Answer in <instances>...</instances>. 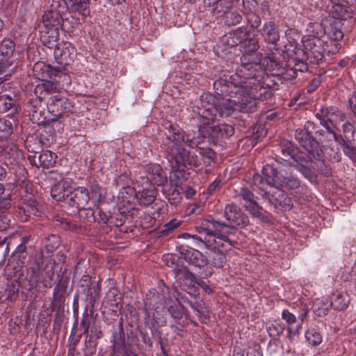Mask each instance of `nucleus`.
<instances>
[{"label": "nucleus", "mask_w": 356, "mask_h": 356, "mask_svg": "<svg viewBox=\"0 0 356 356\" xmlns=\"http://www.w3.org/2000/svg\"><path fill=\"white\" fill-rule=\"evenodd\" d=\"M275 58L267 55L263 58L241 56V65L235 74H224L213 82L215 92L219 97L234 95L244 106L252 102L254 113L257 111V101L271 99L273 90L278 89L279 84L272 79L273 72L265 63L266 59L273 60Z\"/></svg>", "instance_id": "obj_1"}, {"label": "nucleus", "mask_w": 356, "mask_h": 356, "mask_svg": "<svg viewBox=\"0 0 356 356\" xmlns=\"http://www.w3.org/2000/svg\"><path fill=\"white\" fill-rule=\"evenodd\" d=\"M234 133L233 126L221 123L212 127L209 125L202 134H200L198 130L197 136H191V134L184 131L177 124L170 123L165 127L162 147L172 162L191 168L199 166L200 159L194 152L187 149L186 147L192 149L197 147L206 134H208L214 145H222Z\"/></svg>", "instance_id": "obj_2"}, {"label": "nucleus", "mask_w": 356, "mask_h": 356, "mask_svg": "<svg viewBox=\"0 0 356 356\" xmlns=\"http://www.w3.org/2000/svg\"><path fill=\"white\" fill-rule=\"evenodd\" d=\"M229 97L227 99H220L209 92H204L200 95L196 103L200 134L204 133L207 127L218 118H237L239 113H254L252 102L244 106L234 95Z\"/></svg>", "instance_id": "obj_3"}, {"label": "nucleus", "mask_w": 356, "mask_h": 356, "mask_svg": "<svg viewBox=\"0 0 356 356\" xmlns=\"http://www.w3.org/2000/svg\"><path fill=\"white\" fill-rule=\"evenodd\" d=\"M144 306L146 310L154 309V311L152 316L153 322L148 325V327L152 335L158 337L161 349L165 356L167 352L159 328L166 325L168 315L172 320L174 324L171 325V327L175 328V331L179 330L177 325L184 327L185 324L182 318L186 308L178 300L169 297L166 298L164 294L158 293L156 289H150L147 292Z\"/></svg>", "instance_id": "obj_4"}, {"label": "nucleus", "mask_w": 356, "mask_h": 356, "mask_svg": "<svg viewBox=\"0 0 356 356\" xmlns=\"http://www.w3.org/2000/svg\"><path fill=\"white\" fill-rule=\"evenodd\" d=\"M323 127L324 129H317L314 122L307 121L302 127L296 129L295 138L306 152H309L317 160L318 168L324 176L329 177L332 174L330 163L325 156L323 146L314 136V134L319 137L322 143L334 140L337 144H343L345 140L339 134V130L330 125Z\"/></svg>", "instance_id": "obj_5"}, {"label": "nucleus", "mask_w": 356, "mask_h": 356, "mask_svg": "<svg viewBox=\"0 0 356 356\" xmlns=\"http://www.w3.org/2000/svg\"><path fill=\"white\" fill-rule=\"evenodd\" d=\"M195 229L200 234L204 232L219 239L218 241L214 240L215 245L210 250L208 262L215 268L223 267L227 261L226 252L236 243V241L229 238L235 234V229L224 222L216 220L212 216L203 219Z\"/></svg>", "instance_id": "obj_6"}, {"label": "nucleus", "mask_w": 356, "mask_h": 356, "mask_svg": "<svg viewBox=\"0 0 356 356\" xmlns=\"http://www.w3.org/2000/svg\"><path fill=\"white\" fill-rule=\"evenodd\" d=\"M286 180L282 170H277L270 165H266L262 170V175L253 177L254 185L258 186L259 194L264 199L275 207L291 208V200L282 190Z\"/></svg>", "instance_id": "obj_7"}, {"label": "nucleus", "mask_w": 356, "mask_h": 356, "mask_svg": "<svg viewBox=\"0 0 356 356\" xmlns=\"http://www.w3.org/2000/svg\"><path fill=\"white\" fill-rule=\"evenodd\" d=\"M43 264L42 258L35 260L29 268L24 269V266L13 260H9L6 266V272L10 278H15L18 286L26 292L36 289L38 283H42L43 288L49 289L52 286L54 273L52 270L44 273L41 268Z\"/></svg>", "instance_id": "obj_8"}, {"label": "nucleus", "mask_w": 356, "mask_h": 356, "mask_svg": "<svg viewBox=\"0 0 356 356\" xmlns=\"http://www.w3.org/2000/svg\"><path fill=\"white\" fill-rule=\"evenodd\" d=\"M288 54L284 52V58L283 59L270 60L266 59L265 63L270 68L273 75L275 76L282 83L286 81H292L298 76V72H307L309 69L308 60L302 54V58H295L291 60L294 63L293 66L286 63Z\"/></svg>", "instance_id": "obj_9"}, {"label": "nucleus", "mask_w": 356, "mask_h": 356, "mask_svg": "<svg viewBox=\"0 0 356 356\" xmlns=\"http://www.w3.org/2000/svg\"><path fill=\"white\" fill-rule=\"evenodd\" d=\"M63 22L62 16L56 13L46 10L42 15L41 39L47 47H52L59 39V29Z\"/></svg>", "instance_id": "obj_10"}, {"label": "nucleus", "mask_w": 356, "mask_h": 356, "mask_svg": "<svg viewBox=\"0 0 356 356\" xmlns=\"http://www.w3.org/2000/svg\"><path fill=\"white\" fill-rule=\"evenodd\" d=\"M257 32L268 44V49L270 53L266 55L268 56H275V59H283L284 58V51L277 46L280 34L275 23L271 20L266 21L261 27L257 30Z\"/></svg>", "instance_id": "obj_11"}, {"label": "nucleus", "mask_w": 356, "mask_h": 356, "mask_svg": "<svg viewBox=\"0 0 356 356\" xmlns=\"http://www.w3.org/2000/svg\"><path fill=\"white\" fill-rule=\"evenodd\" d=\"M250 35V31L246 26H240L224 35L220 43L217 45L216 51L218 56L224 57L231 52L230 49L241 44L245 39Z\"/></svg>", "instance_id": "obj_12"}, {"label": "nucleus", "mask_w": 356, "mask_h": 356, "mask_svg": "<svg viewBox=\"0 0 356 356\" xmlns=\"http://www.w3.org/2000/svg\"><path fill=\"white\" fill-rule=\"evenodd\" d=\"M48 115L44 117V122L50 125L57 122L63 114L70 112L73 105L70 100L60 94L51 95L47 104Z\"/></svg>", "instance_id": "obj_13"}, {"label": "nucleus", "mask_w": 356, "mask_h": 356, "mask_svg": "<svg viewBox=\"0 0 356 356\" xmlns=\"http://www.w3.org/2000/svg\"><path fill=\"white\" fill-rule=\"evenodd\" d=\"M110 342L111 352L109 356H138L133 345L126 339L122 322H120L118 330L112 332Z\"/></svg>", "instance_id": "obj_14"}, {"label": "nucleus", "mask_w": 356, "mask_h": 356, "mask_svg": "<svg viewBox=\"0 0 356 356\" xmlns=\"http://www.w3.org/2000/svg\"><path fill=\"white\" fill-rule=\"evenodd\" d=\"M304 49L302 54L311 64L318 65L323 62L324 56V40L321 38L309 39L307 36L302 38Z\"/></svg>", "instance_id": "obj_15"}, {"label": "nucleus", "mask_w": 356, "mask_h": 356, "mask_svg": "<svg viewBox=\"0 0 356 356\" xmlns=\"http://www.w3.org/2000/svg\"><path fill=\"white\" fill-rule=\"evenodd\" d=\"M144 175L140 179L142 185L162 186L168 181L166 173L159 164L149 163L144 166Z\"/></svg>", "instance_id": "obj_16"}, {"label": "nucleus", "mask_w": 356, "mask_h": 356, "mask_svg": "<svg viewBox=\"0 0 356 356\" xmlns=\"http://www.w3.org/2000/svg\"><path fill=\"white\" fill-rule=\"evenodd\" d=\"M315 115L320 120L322 126L330 125L339 131V125L346 120L345 113L334 106L321 108Z\"/></svg>", "instance_id": "obj_17"}, {"label": "nucleus", "mask_w": 356, "mask_h": 356, "mask_svg": "<svg viewBox=\"0 0 356 356\" xmlns=\"http://www.w3.org/2000/svg\"><path fill=\"white\" fill-rule=\"evenodd\" d=\"M298 164V170L307 179L312 178V169H314L321 175L324 174L319 170L317 160L308 152L307 153L296 152L293 159Z\"/></svg>", "instance_id": "obj_18"}, {"label": "nucleus", "mask_w": 356, "mask_h": 356, "mask_svg": "<svg viewBox=\"0 0 356 356\" xmlns=\"http://www.w3.org/2000/svg\"><path fill=\"white\" fill-rule=\"evenodd\" d=\"M238 196L244 202V207L253 217L265 222L267 217L263 213V208L257 203V197L248 186L241 188Z\"/></svg>", "instance_id": "obj_19"}, {"label": "nucleus", "mask_w": 356, "mask_h": 356, "mask_svg": "<svg viewBox=\"0 0 356 356\" xmlns=\"http://www.w3.org/2000/svg\"><path fill=\"white\" fill-rule=\"evenodd\" d=\"M224 216L229 222L228 227H233L236 231V227H244L249 224L248 216L243 213L241 208L234 203L227 204L224 209Z\"/></svg>", "instance_id": "obj_20"}, {"label": "nucleus", "mask_w": 356, "mask_h": 356, "mask_svg": "<svg viewBox=\"0 0 356 356\" xmlns=\"http://www.w3.org/2000/svg\"><path fill=\"white\" fill-rule=\"evenodd\" d=\"M90 199L88 190L86 187L79 186L72 190L65 204L72 209V213H76L88 205Z\"/></svg>", "instance_id": "obj_21"}, {"label": "nucleus", "mask_w": 356, "mask_h": 356, "mask_svg": "<svg viewBox=\"0 0 356 356\" xmlns=\"http://www.w3.org/2000/svg\"><path fill=\"white\" fill-rule=\"evenodd\" d=\"M54 47V55L56 62L60 65H69L75 58L76 51L74 47L69 42H55L54 44L51 47Z\"/></svg>", "instance_id": "obj_22"}, {"label": "nucleus", "mask_w": 356, "mask_h": 356, "mask_svg": "<svg viewBox=\"0 0 356 356\" xmlns=\"http://www.w3.org/2000/svg\"><path fill=\"white\" fill-rule=\"evenodd\" d=\"M327 9L330 13V19L346 21L353 17V9L348 6L347 0H328Z\"/></svg>", "instance_id": "obj_23"}, {"label": "nucleus", "mask_w": 356, "mask_h": 356, "mask_svg": "<svg viewBox=\"0 0 356 356\" xmlns=\"http://www.w3.org/2000/svg\"><path fill=\"white\" fill-rule=\"evenodd\" d=\"M15 43L5 38L0 43V75H3L13 65Z\"/></svg>", "instance_id": "obj_24"}, {"label": "nucleus", "mask_w": 356, "mask_h": 356, "mask_svg": "<svg viewBox=\"0 0 356 356\" xmlns=\"http://www.w3.org/2000/svg\"><path fill=\"white\" fill-rule=\"evenodd\" d=\"M163 146V142L161 144V148L164 152L166 156V159L168 160V161L171 163L172 170L171 172L170 176V181L171 185L184 188L185 183L187 181V180L189 178V174L184 169H180V167H184L187 168V167L184 166L183 165L175 163L174 162H172L168 159V155L166 151L164 149V148L162 147ZM194 167H193V168ZM188 169H190L188 168ZM192 169V168H191Z\"/></svg>", "instance_id": "obj_25"}, {"label": "nucleus", "mask_w": 356, "mask_h": 356, "mask_svg": "<svg viewBox=\"0 0 356 356\" xmlns=\"http://www.w3.org/2000/svg\"><path fill=\"white\" fill-rule=\"evenodd\" d=\"M180 304L182 302L188 303L191 307L196 312L200 321L203 324H207L210 321V315L208 308L205 306V303L202 300L200 301L192 302L188 300L186 295L178 294L175 298Z\"/></svg>", "instance_id": "obj_26"}, {"label": "nucleus", "mask_w": 356, "mask_h": 356, "mask_svg": "<svg viewBox=\"0 0 356 356\" xmlns=\"http://www.w3.org/2000/svg\"><path fill=\"white\" fill-rule=\"evenodd\" d=\"M181 254L183 259L195 270H202L208 264V259L195 248L184 249Z\"/></svg>", "instance_id": "obj_27"}, {"label": "nucleus", "mask_w": 356, "mask_h": 356, "mask_svg": "<svg viewBox=\"0 0 356 356\" xmlns=\"http://www.w3.org/2000/svg\"><path fill=\"white\" fill-rule=\"evenodd\" d=\"M72 189L71 181L62 179L51 187V195L56 201L65 203Z\"/></svg>", "instance_id": "obj_28"}, {"label": "nucleus", "mask_w": 356, "mask_h": 356, "mask_svg": "<svg viewBox=\"0 0 356 356\" xmlns=\"http://www.w3.org/2000/svg\"><path fill=\"white\" fill-rule=\"evenodd\" d=\"M56 155L49 150H44L40 153L36 160V155H29L28 159L32 165L42 167L44 169L52 168L56 163Z\"/></svg>", "instance_id": "obj_29"}, {"label": "nucleus", "mask_w": 356, "mask_h": 356, "mask_svg": "<svg viewBox=\"0 0 356 356\" xmlns=\"http://www.w3.org/2000/svg\"><path fill=\"white\" fill-rule=\"evenodd\" d=\"M259 40L254 36L251 38L250 35L243 42L240 50L242 56H247L252 58H263V54L258 51L259 49Z\"/></svg>", "instance_id": "obj_30"}, {"label": "nucleus", "mask_w": 356, "mask_h": 356, "mask_svg": "<svg viewBox=\"0 0 356 356\" xmlns=\"http://www.w3.org/2000/svg\"><path fill=\"white\" fill-rule=\"evenodd\" d=\"M343 22L339 19H330L329 24L325 25V35L328 39L341 41L344 36L342 31Z\"/></svg>", "instance_id": "obj_31"}, {"label": "nucleus", "mask_w": 356, "mask_h": 356, "mask_svg": "<svg viewBox=\"0 0 356 356\" xmlns=\"http://www.w3.org/2000/svg\"><path fill=\"white\" fill-rule=\"evenodd\" d=\"M331 307L336 311H343L350 304V297L346 292L334 291L330 296Z\"/></svg>", "instance_id": "obj_32"}, {"label": "nucleus", "mask_w": 356, "mask_h": 356, "mask_svg": "<svg viewBox=\"0 0 356 356\" xmlns=\"http://www.w3.org/2000/svg\"><path fill=\"white\" fill-rule=\"evenodd\" d=\"M118 199L124 207H127V209H135L134 203L137 199V192L132 187H123L119 193Z\"/></svg>", "instance_id": "obj_33"}, {"label": "nucleus", "mask_w": 356, "mask_h": 356, "mask_svg": "<svg viewBox=\"0 0 356 356\" xmlns=\"http://www.w3.org/2000/svg\"><path fill=\"white\" fill-rule=\"evenodd\" d=\"M69 10L86 17L90 14L89 0H66Z\"/></svg>", "instance_id": "obj_34"}, {"label": "nucleus", "mask_w": 356, "mask_h": 356, "mask_svg": "<svg viewBox=\"0 0 356 356\" xmlns=\"http://www.w3.org/2000/svg\"><path fill=\"white\" fill-rule=\"evenodd\" d=\"M143 190L137 192L138 202L140 205L148 206L152 204L155 200V191L152 186L143 185Z\"/></svg>", "instance_id": "obj_35"}, {"label": "nucleus", "mask_w": 356, "mask_h": 356, "mask_svg": "<svg viewBox=\"0 0 356 356\" xmlns=\"http://www.w3.org/2000/svg\"><path fill=\"white\" fill-rule=\"evenodd\" d=\"M33 70L38 79L44 81L52 78L55 70L43 62H38L34 65Z\"/></svg>", "instance_id": "obj_36"}, {"label": "nucleus", "mask_w": 356, "mask_h": 356, "mask_svg": "<svg viewBox=\"0 0 356 356\" xmlns=\"http://www.w3.org/2000/svg\"><path fill=\"white\" fill-rule=\"evenodd\" d=\"M38 212L39 210L34 202L29 204L19 206L16 208L17 218L22 222L28 221L31 214L37 216Z\"/></svg>", "instance_id": "obj_37"}, {"label": "nucleus", "mask_w": 356, "mask_h": 356, "mask_svg": "<svg viewBox=\"0 0 356 356\" xmlns=\"http://www.w3.org/2000/svg\"><path fill=\"white\" fill-rule=\"evenodd\" d=\"M306 34L309 39L321 38L325 35V26L318 22H309L306 27Z\"/></svg>", "instance_id": "obj_38"}, {"label": "nucleus", "mask_w": 356, "mask_h": 356, "mask_svg": "<svg viewBox=\"0 0 356 356\" xmlns=\"http://www.w3.org/2000/svg\"><path fill=\"white\" fill-rule=\"evenodd\" d=\"M233 5V0H218L215 6L210 11L216 18H219L225 16L232 8Z\"/></svg>", "instance_id": "obj_39"}, {"label": "nucleus", "mask_w": 356, "mask_h": 356, "mask_svg": "<svg viewBox=\"0 0 356 356\" xmlns=\"http://www.w3.org/2000/svg\"><path fill=\"white\" fill-rule=\"evenodd\" d=\"M266 330L270 339H280V337L283 334L285 330V325L281 323L274 321L266 324Z\"/></svg>", "instance_id": "obj_40"}, {"label": "nucleus", "mask_w": 356, "mask_h": 356, "mask_svg": "<svg viewBox=\"0 0 356 356\" xmlns=\"http://www.w3.org/2000/svg\"><path fill=\"white\" fill-rule=\"evenodd\" d=\"M330 308V301L327 299L316 298L313 302L314 312L319 317L326 316Z\"/></svg>", "instance_id": "obj_41"}, {"label": "nucleus", "mask_w": 356, "mask_h": 356, "mask_svg": "<svg viewBox=\"0 0 356 356\" xmlns=\"http://www.w3.org/2000/svg\"><path fill=\"white\" fill-rule=\"evenodd\" d=\"M101 292V283L98 281L96 284L91 287H88L87 291V296L88 302L92 308H95L96 305L98 304Z\"/></svg>", "instance_id": "obj_42"}, {"label": "nucleus", "mask_w": 356, "mask_h": 356, "mask_svg": "<svg viewBox=\"0 0 356 356\" xmlns=\"http://www.w3.org/2000/svg\"><path fill=\"white\" fill-rule=\"evenodd\" d=\"M120 294L117 289L111 288L106 293L104 302L113 309H118L120 305Z\"/></svg>", "instance_id": "obj_43"}, {"label": "nucleus", "mask_w": 356, "mask_h": 356, "mask_svg": "<svg viewBox=\"0 0 356 356\" xmlns=\"http://www.w3.org/2000/svg\"><path fill=\"white\" fill-rule=\"evenodd\" d=\"M184 188H181L171 185L170 189L165 192V197L168 199L171 204H177L180 202L184 193Z\"/></svg>", "instance_id": "obj_44"}, {"label": "nucleus", "mask_w": 356, "mask_h": 356, "mask_svg": "<svg viewBox=\"0 0 356 356\" xmlns=\"http://www.w3.org/2000/svg\"><path fill=\"white\" fill-rule=\"evenodd\" d=\"M62 88H67L70 86L72 79L70 75L61 70H54L52 78Z\"/></svg>", "instance_id": "obj_45"}, {"label": "nucleus", "mask_w": 356, "mask_h": 356, "mask_svg": "<svg viewBox=\"0 0 356 356\" xmlns=\"http://www.w3.org/2000/svg\"><path fill=\"white\" fill-rule=\"evenodd\" d=\"M95 222L99 224H112L111 213L103 208L97 207L95 209Z\"/></svg>", "instance_id": "obj_46"}, {"label": "nucleus", "mask_w": 356, "mask_h": 356, "mask_svg": "<svg viewBox=\"0 0 356 356\" xmlns=\"http://www.w3.org/2000/svg\"><path fill=\"white\" fill-rule=\"evenodd\" d=\"M341 48L340 41L329 39L324 41V55L332 56L337 54Z\"/></svg>", "instance_id": "obj_47"}, {"label": "nucleus", "mask_w": 356, "mask_h": 356, "mask_svg": "<svg viewBox=\"0 0 356 356\" xmlns=\"http://www.w3.org/2000/svg\"><path fill=\"white\" fill-rule=\"evenodd\" d=\"M183 222L182 220H178L176 218L172 219L169 222L165 223L159 230V234L161 236H168L170 234H171L175 229L178 228L181 223Z\"/></svg>", "instance_id": "obj_48"}, {"label": "nucleus", "mask_w": 356, "mask_h": 356, "mask_svg": "<svg viewBox=\"0 0 356 356\" xmlns=\"http://www.w3.org/2000/svg\"><path fill=\"white\" fill-rule=\"evenodd\" d=\"M69 10L66 0H52L51 3L47 10L56 13L63 16L65 12Z\"/></svg>", "instance_id": "obj_49"}, {"label": "nucleus", "mask_w": 356, "mask_h": 356, "mask_svg": "<svg viewBox=\"0 0 356 356\" xmlns=\"http://www.w3.org/2000/svg\"><path fill=\"white\" fill-rule=\"evenodd\" d=\"M307 341L312 346H316L321 343L323 337L319 332L315 329L307 330L305 332Z\"/></svg>", "instance_id": "obj_50"}, {"label": "nucleus", "mask_w": 356, "mask_h": 356, "mask_svg": "<svg viewBox=\"0 0 356 356\" xmlns=\"http://www.w3.org/2000/svg\"><path fill=\"white\" fill-rule=\"evenodd\" d=\"M198 152L205 163L210 165L217 158L216 153L210 147H198Z\"/></svg>", "instance_id": "obj_51"}, {"label": "nucleus", "mask_w": 356, "mask_h": 356, "mask_svg": "<svg viewBox=\"0 0 356 356\" xmlns=\"http://www.w3.org/2000/svg\"><path fill=\"white\" fill-rule=\"evenodd\" d=\"M60 244V236L57 234H51L45 239V248L48 252L55 251Z\"/></svg>", "instance_id": "obj_52"}, {"label": "nucleus", "mask_w": 356, "mask_h": 356, "mask_svg": "<svg viewBox=\"0 0 356 356\" xmlns=\"http://www.w3.org/2000/svg\"><path fill=\"white\" fill-rule=\"evenodd\" d=\"M242 15L238 12L227 13L225 15V24L228 26H236L242 21Z\"/></svg>", "instance_id": "obj_53"}, {"label": "nucleus", "mask_w": 356, "mask_h": 356, "mask_svg": "<svg viewBox=\"0 0 356 356\" xmlns=\"http://www.w3.org/2000/svg\"><path fill=\"white\" fill-rule=\"evenodd\" d=\"M280 170H282L284 172L286 177L284 186L290 190H295L300 187V181L297 177L293 175L288 176L286 172L283 169H280Z\"/></svg>", "instance_id": "obj_54"}, {"label": "nucleus", "mask_w": 356, "mask_h": 356, "mask_svg": "<svg viewBox=\"0 0 356 356\" xmlns=\"http://www.w3.org/2000/svg\"><path fill=\"white\" fill-rule=\"evenodd\" d=\"M222 177L220 175H218L216 179L209 184L206 190V193L208 196L213 195L222 186Z\"/></svg>", "instance_id": "obj_55"}, {"label": "nucleus", "mask_w": 356, "mask_h": 356, "mask_svg": "<svg viewBox=\"0 0 356 356\" xmlns=\"http://www.w3.org/2000/svg\"><path fill=\"white\" fill-rule=\"evenodd\" d=\"M15 104V100L8 95H0V113H6Z\"/></svg>", "instance_id": "obj_56"}, {"label": "nucleus", "mask_w": 356, "mask_h": 356, "mask_svg": "<svg viewBox=\"0 0 356 356\" xmlns=\"http://www.w3.org/2000/svg\"><path fill=\"white\" fill-rule=\"evenodd\" d=\"M1 137H7L13 132V125L9 120L0 118Z\"/></svg>", "instance_id": "obj_57"}, {"label": "nucleus", "mask_w": 356, "mask_h": 356, "mask_svg": "<svg viewBox=\"0 0 356 356\" xmlns=\"http://www.w3.org/2000/svg\"><path fill=\"white\" fill-rule=\"evenodd\" d=\"M77 213H79L81 218L87 220L88 222H95V215H96V213L95 210L91 207H85L84 209H80Z\"/></svg>", "instance_id": "obj_58"}, {"label": "nucleus", "mask_w": 356, "mask_h": 356, "mask_svg": "<svg viewBox=\"0 0 356 356\" xmlns=\"http://www.w3.org/2000/svg\"><path fill=\"white\" fill-rule=\"evenodd\" d=\"M247 19L252 29H259L261 24V19L258 15L254 12L250 13L247 16Z\"/></svg>", "instance_id": "obj_59"}, {"label": "nucleus", "mask_w": 356, "mask_h": 356, "mask_svg": "<svg viewBox=\"0 0 356 356\" xmlns=\"http://www.w3.org/2000/svg\"><path fill=\"white\" fill-rule=\"evenodd\" d=\"M92 317L89 316L86 311L83 314V318L80 323L81 329L83 330V334H88L91 325Z\"/></svg>", "instance_id": "obj_60"}, {"label": "nucleus", "mask_w": 356, "mask_h": 356, "mask_svg": "<svg viewBox=\"0 0 356 356\" xmlns=\"http://www.w3.org/2000/svg\"><path fill=\"white\" fill-rule=\"evenodd\" d=\"M342 128L344 136H343L345 140L350 141L351 138L353 137L354 127L349 122H343Z\"/></svg>", "instance_id": "obj_61"}, {"label": "nucleus", "mask_w": 356, "mask_h": 356, "mask_svg": "<svg viewBox=\"0 0 356 356\" xmlns=\"http://www.w3.org/2000/svg\"><path fill=\"white\" fill-rule=\"evenodd\" d=\"M293 310L294 312L293 313L298 315V319L301 321H303L306 318L309 312L307 305L302 302L298 305V308L293 307Z\"/></svg>", "instance_id": "obj_62"}, {"label": "nucleus", "mask_w": 356, "mask_h": 356, "mask_svg": "<svg viewBox=\"0 0 356 356\" xmlns=\"http://www.w3.org/2000/svg\"><path fill=\"white\" fill-rule=\"evenodd\" d=\"M191 241V244L198 248L202 249L204 247L209 246V245L207 244L209 241H207L206 237L204 238H202L200 236L193 234Z\"/></svg>", "instance_id": "obj_63"}, {"label": "nucleus", "mask_w": 356, "mask_h": 356, "mask_svg": "<svg viewBox=\"0 0 356 356\" xmlns=\"http://www.w3.org/2000/svg\"><path fill=\"white\" fill-rule=\"evenodd\" d=\"M280 343V339H270L267 346V353L270 355L278 353Z\"/></svg>", "instance_id": "obj_64"}]
</instances>
